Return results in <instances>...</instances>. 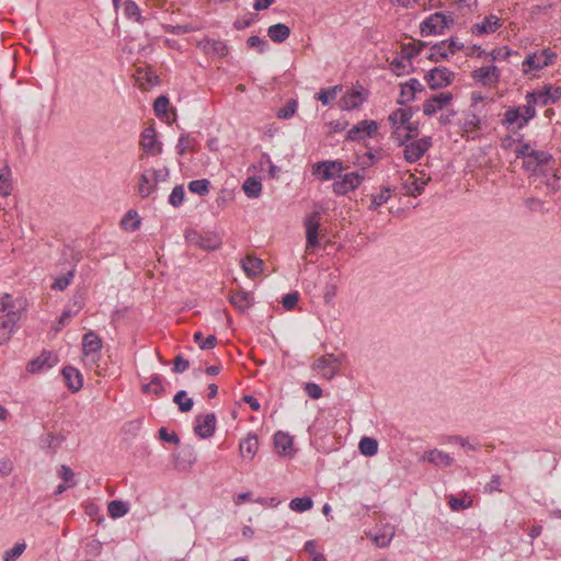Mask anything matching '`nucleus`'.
Here are the masks:
<instances>
[{
  "instance_id": "1",
  "label": "nucleus",
  "mask_w": 561,
  "mask_h": 561,
  "mask_svg": "<svg viewBox=\"0 0 561 561\" xmlns=\"http://www.w3.org/2000/svg\"><path fill=\"white\" fill-rule=\"evenodd\" d=\"M535 103H528L523 106L510 107L504 113L502 124L510 128L512 125H516L517 128H523L527 123L536 116Z\"/></svg>"
},
{
  "instance_id": "2",
  "label": "nucleus",
  "mask_w": 561,
  "mask_h": 561,
  "mask_svg": "<svg viewBox=\"0 0 561 561\" xmlns=\"http://www.w3.org/2000/svg\"><path fill=\"white\" fill-rule=\"evenodd\" d=\"M454 22L453 18L442 12L431 14L421 24V35H440Z\"/></svg>"
},
{
  "instance_id": "3",
  "label": "nucleus",
  "mask_w": 561,
  "mask_h": 561,
  "mask_svg": "<svg viewBox=\"0 0 561 561\" xmlns=\"http://www.w3.org/2000/svg\"><path fill=\"white\" fill-rule=\"evenodd\" d=\"M341 366V359L333 354H327L319 357L312 364V370L317 371L325 379H332Z\"/></svg>"
},
{
  "instance_id": "4",
  "label": "nucleus",
  "mask_w": 561,
  "mask_h": 561,
  "mask_svg": "<svg viewBox=\"0 0 561 561\" xmlns=\"http://www.w3.org/2000/svg\"><path fill=\"white\" fill-rule=\"evenodd\" d=\"M453 79L454 72L445 67H436L425 76V81L431 90L445 88L451 83Z\"/></svg>"
},
{
  "instance_id": "5",
  "label": "nucleus",
  "mask_w": 561,
  "mask_h": 561,
  "mask_svg": "<svg viewBox=\"0 0 561 561\" xmlns=\"http://www.w3.org/2000/svg\"><path fill=\"white\" fill-rule=\"evenodd\" d=\"M403 157L405 161L413 163L423 157V154L430 149L432 146V138L424 137L410 144H404Z\"/></svg>"
},
{
  "instance_id": "6",
  "label": "nucleus",
  "mask_w": 561,
  "mask_h": 561,
  "mask_svg": "<svg viewBox=\"0 0 561 561\" xmlns=\"http://www.w3.org/2000/svg\"><path fill=\"white\" fill-rule=\"evenodd\" d=\"M559 99H561V88L553 85L546 87L545 91L528 92L526 95L528 103H536L542 106L553 104Z\"/></svg>"
},
{
  "instance_id": "7",
  "label": "nucleus",
  "mask_w": 561,
  "mask_h": 561,
  "mask_svg": "<svg viewBox=\"0 0 561 561\" xmlns=\"http://www.w3.org/2000/svg\"><path fill=\"white\" fill-rule=\"evenodd\" d=\"M419 111V107H407V108H397L393 111L388 119L392 127V137H397L399 131L403 128L405 124H409L413 115Z\"/></svg>"
},
{
  "instance_id": "8",
  "label": "nucleus",
  "mask_w": 561,
  "mask_h": 561,
  "mask_svg": "<svg viewBox=\"0 0 561 561\" xmlns=\"http://www.w3.org/2000/svg\"><path fill=\"white\" fill-rule=\"evenodd\" d=\"M378 129V123L376 121H362L354 125L346 135V140L359 141L367 137L373 136Z\"/></svg>"
},
{
  "instance_id": "9",
  "label": "nucleus",
  "mask_w": 561,
  "mask_h": 561,
  "mask_svg": "<svg viewBox=\"0 0 561 561\" xmlns=\"http://www.w3.org/2000/svg\"><path fill=\"white\" fill-rule=\"evenodd\" d=\"M454 96L451 92H442L438 94L432 95L428 100H426L423 104V113L426 116H432L437 113L439 110L446 107L453 101Z\"/></svg>"
},
{
  "instance_id": "10",
  "label": "nucleus",
  "mask_w": 561,
  "mask_h": 561,
  "mask_svg": "<svg viewBox=\"0 0 561 561\" xmlns=\"http://www.w3.org/2000/svg\"><path fill=\"white\" fill-rule=\"evenodd\" d=\"M216 430V415L208 413L205 415H197L195 419L194 433L205 439L214 435Z\"/></svg>"
},
{
  "instance_id": "11",
  "label": "nucleus",
  "mask_w": 561,
  "mask_h": 561,
  "mask_svg": "<svg viewBox=\"0 0 561 561\" xmlns=\"http://www.w3.org/2000/svg\"><path fill=\"white\" fill-rule=\"evenodd\" d=\"M307 249H314L319 245L320 213L312 211L305 221Z\"/></svg>"
},
{
  "instance_id": "12",
  "label": "nucleus",
  "mask_w": 561,
  "mask_h": 561,
  "mask_svg": "<svg viewBox=\"0 0 561 561\" xmlns=\"http://www.w3.org/2000/svg\"><path fill=\"white\" fill-rule=\"evenodd\" d=\"M551 161H553L552 156L542 150L531 151L523 161V167L525 170L536 173L542 167L548 165Z\"/></svg>"
},
{
  "instance_id": "13",
  "label": "nucleus",
  "mask_w": 561,
  "mask_h": 561,
  "mask_svg": "<svg viewBox=\"0 0 561 561\" xmlns=\"http://www.w3.org/2000/svg\"><path fill=\"white\" fill-rule=\"evenodd\" d=\"M363 179L364 176L358 172L346 173L341 180L333 183V191L339 195H344L356 188L362 183Z\"/></svg>"
},
{
  "instance_id": "14",
  "label": "nucleus",
  "mask_w": 561,
  "mask_h": 561,
  "mask_svg": "<svg viewBox=\"0 0 561 561\" xmlns=\"http://www.w3.org/2000/svg\"><path fill=\"white\" fill-rule=\"evenodd\" d=\"M140 147L152 156L162 152V144L157 140L156 130L152 126L145 128L141 133Z\"/></svg>"
},
{
  "instance_id": "15",
  "label": "nucleus",
  "mask_w": 561,
  "mask_h": 561,
  "mask_svg": "<svg viewBox=\"0 0 561 561\" xmlns=\"http://www.w3.org/2000/svg\"><path fill=\"white\" fill-rule=\"evenodd\" d=\"M19 319L20 313L15 310H10L4 316L0 317V345L10 340Z\"/></svg>"
},
{
  "instance_id": "16",
  "label": "nucleus",
  "mask_w": 561,
  "mask_h": 561,
  "mask_svg": "<svg viewBox=\"0 0 561 561\" xmlns=\"http://www.w3.org/2000/svg\"><path fill=\"white\" fill-rule=\"evenodd\" d=\"M57 363V357L50 352H43L41 356L31 360L27 365V371L35 374L51 368Z\"/></svg>"
},
{
  "instance_id": "17",
  "label": "nucleus",
  "mask_w": 561,
  "mask_h": 561,
  "mask_svg": "<svg viewBox=\"0 0 561 561\" xmlns=\"http://www.w3.org/2000/svg\"><path fill=\"white\" fill-rule=\"evenodd\" d=\"M274 446L278 455L291 456L294 454V440L290 435L278 431L274 435Z\"/></svg>"
},
{
  "instance_id": "18",
  "label": "nucleus",
  "mask_w": 561,
  "mask_h": 561,
  "mask_svg": "<svg viewBox=\"0 0 561 561\" xmlns=\"http://www.w3.org/2000/svg\"><path fill=\"white\" fill-rule=\"evenodd\" d=\"M102 346V340L95 332L90 331L83 335L82 348L85 356L91 355L94 357L101 351ZM93 360H95V358H93Z\"/></svg>"
},
{
  "instance_id": "19",
  "label": "nucleus",
  "mask_w": 561,
  "mask_h": 561,
  "mask_svg": "<svg viewBox=\"0 0 561 561\" xmlns=\"http://www.w3.org/2000/svg\"><path fill=\"white\" fill-rule=\"evenodd\" d=\"M264 262L253 254H248L241 260V267L248 277L254 278L263 272Z\"/></svg>"
},
{
  "instance_id": "20",
  "label": "nucleus",
  "mask_w": 561,
  "mask_h": 561,
  "mask_svg": "<svg viewBox=\"0 0 561 561\" xmlns=\"http://www.w3.org/2000/svg\"><path fill=\"white\" fill-rule=\"evenodd\" d=\"M62 377L70 391L77 392L82 388V375L77 368L72 366H66L62 369Z\"/></svg>"
},
{
  "instance_id": "21",
  "label": "nucleus",
  "mask_w": 561,
  "mask_h": 561,
  "mask_svg": "<svg viewBox=\"0 0 561 561\" xmlns=\"http://www.w3.org/2000/svg\"><path fill=\"white\" fill-rule=\"evenodd\" d=\"M157 190L156 182L152 181L151 173L149 169L145 170L139 179L137 184V192L141 198L149 197Z\"/></svg>"
},
{
  "instance_id": "22",
  "label": "nucleus",
  "mask_w": 561,
  "mask_h": 561,
  "mask_svg": "<svg viewBox=\"0 0 561 561\" xmlns=\"http://www.w3.org/2000/svg\"><path fill=\"white\" fill-rule=\"evenodd\" d=\"M317 171H322L323 180H331L335 176H340L343 171L342 162L340 161H323L316 165Z\"/></svg>"
},
{
  "instance_id": "23",
  "label": "nucleus",
  "mask_w": 561,
  "mask_h": 561,
  "mask_svg": "<svg viewBox=\"0 0 561 561\" xmlns=\"http://www.w3.org/2000/svg\"><path fill=\"white\" fill-rule=\"evenodd\" d=\"M186 239L205 250H215L220 245L216 237H204L195 231L188 232Z\"/></svg>"
},
{
  "instance_id": "24",
  "label": "nucleus",
  "mask_w": 561,
  "mask_h": 561,
  "mask_svg": "<svg viewBox=\"0 0 561 561\" xmlns=\"http://www.w3.org/2000/svg\"><path fill=\"white\" fill-rule=\"evenodd\" d=\"M242 458L252 460L259 449V440L255 435H248L239 445Z\"/></svg>"
},
{
  "instance_id": "25",
  "label": "nucleus",
  "mask_w": 561,
  "mask_h": 561,
  "mask_svg": "<svg viewBox=\"0 0 561 561\" xmlns=\"http://www.w3.org/2000/svg\"><path fill=\"white\" fill-rule=\"evenodd\" d=\"M423 459L438 467H450L454 462V459L448 454L438 449L425 453Z\"/></svg>"
},
{
  "instance_id": "26",
  "label": "nucleus",
  "mask_w": 561,
  "mask_h": 561,
  "mask_svg": "<svg viewBox=\"0 0 561 561\" xmlns=\"http://www.w3.org/2000/svg\"><path fill=\"white\" fill-rule=\"evenodd\" d=\"M206 54H213L218 57H225L228 54V46L220 39H206L201 43Z\"/></svg>"
},
{
  "instance_id": "27",
  "label": "nucleus",
  "mask_w": 561,
  "mask_h": 561,
  "mask_svg": "<svg viewBox=\"0 0 561 561\" xmlns=\"http://www.w3.org/2000/svg\"><path fill=\"white\" fill-rule=\"evenodd\" d=\"M230 304L240 312H244L252 306V297L249 293L237 291L229 297Z\"/></svg>"
},
{
  "instance_id": "28",
  "label": "nucleus",
  "mask_w": 561,
  "mask_h": 561,
  "mask_svg": "<svg viewBox=\"0 0 561 561\" xmlns=\"http://www.w3.org/2000/svg\"><path fill=\"white\" fill-rule=\"evenodd\" d=\"M501 26L499 18L494 15L485 16L482 23L474 24L473 33L482 35L485 33H493Z\"/></svg>"
},
{
  "instance_id": "29",
  "label": "nucleus",
  "mask_w": 561,
  "mask_h": 561,
  "mask_svg": "<svg viewBox=\"0 0 561 561\" xmlns=\"http://www.w3.org/2000/svg\"><path fill=\"white\" fill-rule=\"evenodd\" d=\"M64 440L65 437L62 435L47 433L39 438V446L42 449H47L50 450L51 453H56Z\"/></svg>"
},
{
  "instance_id": "30",
  "label": "nucleus",
  "mask_w": 561,
  "mask_h": 561,
  "mask_svg": "<svg viewBox=\"0 0 561 561\" xmlns=\"http://www.w3.org/2000/svg\"><path fill=\"white\" fill-rule=\"evenodd\" d=\"M267 35L274 43H283L289 37L290 28L283 23H277L267 28Z\"/></svg>"
},
{
  "instance_id": "31",
  "label": "nucleus",
  "mask_w": 561,
  "mask_h": 561,
  "mask_svg": "<svg viewBox=\"0 0 561 561\" xmlns=\"http://www.w3.org/2000/svg\"><path fill=\"white\" fill-rule=\"evenodd\" d=\"M425 185L426 182H419V179L414 174L410 173L403 183V188L407 195L417 196L423 193Z\"/></svg>"
},
{
  "instance_id": "32",
  "label": "nucleus",
  "mask_w": 561,
  "mask_h": 561,
  "mask_svg": "<svg viewBox=\"0 0 561 561\" xmlns=\"http://www.w3.org/2000/svg\"><path fill=\"white\" fill-rule=\"evenodd\" d=\"M545 67H547V62L542 61V56L537 53L529 54L523 61L524 73H528L533 70H540Z\"/></svg>"
},
{
  "instance_id": "33",
  "label": "nucleus",
  "mask_w": 561,
  "mask_h": 561,
  "mask_svg": "<svg viewBox=\"0 0 561 561\" xmlns=\"http://www.w3.org/2000/svg\"><path fill=\"white\" fill-rule=\"evenodd\" d=\"M425 45L423 42L403 44L401 47V58L407 59L409 66H411V59L415 58Z\"/></svg>"
},
{
  "instance_id": "34",
  "label": "nucleus",
  "mask_w": 561,
  "mask_h": 561,
  "mask_svg": "<svg viewBox=\"0 0 561 561\" xmlns=\"http://www.w3.org/2000/svg\"><path fill=\"white\" fill-rule=\"evenodd\" d=\"M242 188L248 197L256 198L261 195L262 183L257 178L250 176L244 181Z\"/></svg>"
},
{
  "instance_id": "35",
  "label": "nucleus",
  "mask_w": 561,
  "mask_h": 561,
  "mask_svg": "<svg viewBox=\"0 0 561 561\" xmlns=\"http://www.w3.org/2000/svg\"><path fill=\"white\" fill-rule=\"evenodd\" d=\"M363 102L362 94L358 91H352L351 93L345 94L340 100V107L342 110H354L357 108Z\"/></svg>"
},
{
  "instance_id": "36",
  "label": "nucleus",
  "mask_w": 561,
  "mask_h": 561,
  "mask_svg": "<svg viewBox=\"0 0 561 561\" xmlns=\"http://www.w3.org/2000/svg\"><path fill=\"white\" fill-rule=\"evenodd\" d=\"M447 42H440L431 47L432 53L428 55V59L434 62H438L443 59H447L449 57L448 50L446 48Z\"/></svg>"
},
{
  "instance_id": "37",
  "label": "nucleus",
  "mask_w": 561,
  "mask_h": 561,
  "mask_svg": "<svg viewBox=\"0 0 561 561\" xmlns=\"http://www.w3.org/2000/svg\"><path fill=\"white\" fill-rule=\"evenodd\" d=\"M408 87H409V98L408 99H399L398 100V104L400 105H405L408 104L409 102L413 101L415 99V94L417 92H422L424 91V87L423 84L415 78H412L410 79L408 82H407Z\"/></svg>"
},
{
  "instance_id": "38",
  "label": "nucleus",
  "mask_w": 561,
  "mask_h": 561,
  "mask_svg": "<svg viewBox=\"0 0 561 561\" xmlns=\"http://www.w3.org/2000/svg\"><path fill=\"white\" fill-rule=\"evenodd\" d=\"M403 128L407 130L405 135L402 137L401 131H399V135L397 137H392L394 140L398 141L399 146H403L407 141L411 140L412 138L416 137L419 134V125L417 123H411L405 124Z\"/></svg>"
},
{
  "instance_id": "39",
  "label": "nucleus",
  "mask_w": 561,
  "mask_h": 561,
  "mask_svg": "<svg viewBox=\"0 0 561 561\" xmlns=\"http://www.w3.org/2000/svg\"><path fill=\"white\" fill-rule=\"evenodd\" d=\"M107 511L112 518H119L128 513V504L115 500L108 503Z\"/></svg>"
},
{
  "instance_id": "40",
  "label": "nucleus",
  "mask_w": 561,
  "mask_h": 561,
  "mask_svg": "<svg viewBox=\"0 0 561 561\" xmlns=\"http://www.w3.org/2000/svg\"><path fill=\"white\" fill-rule=\"evenodd\" d=\"M10 169L7 164L0 167V195L7 196L11 192Z\"/></svg>"
},
{
  "instance_id": "41",
  "label": "nucleus",
  "mask_w": 561,
  "mask_h": 561,
  "mask_svg": "<svg viewBox=\"0 0 561 561\" xmlns=\"http://www.w3.org/2000/svg\"><path fill=\"white\" fill-rule=\"evenodd\" d=\"M173 402L179 405V410L181 412H188L193 408V400L187 398V393L185 390H180L173 397Z\"/></svg>"
},
{
  "instance_id": "42",
  "label": "nucleus",
  "mask_w": 561,
  "mask_h": 561,
  "mask_svg": "<svg viewBox=\"0 0 561 561\" xmlns=\"http://www.w3.org/2000/svg\"><path fill=\"white\" fill-rule=\"evenodd\" d=\"M121 225L124 229L135 231L140 226V218L137 211L129 210L122 219Z\"/></svg>"
},
{
  "instance_id": "43",
  "label": "nucleus",
  "mask_w": 561,
  "mask_h": 561,
  "mask_svg": "<svg viewBox=\"0 0 561 561\" xmlns=\"http://www.w3.org/2000/svg\"><path fill=\"white\" fill-rule=\"evenodd\" d=\"M359 450L365 456H374L377 454L378 450V443L375 438L370 437H363L359 440Z\"/></svg>"
},
{
  "instance_id": "44",
  "label": "nucleus",
  "mask_w": 561,
  "mask_h": 561,
  "mask_svg": "<svg viewBox=\"0 0 561 561\" xmlns=\"http://www.w3.org/2000/svg\"><path fill=\"white\" fill-rule=\"evenodd\" d=\"M313 502L311 497L304 496V497H295L289 503V508L294 512H305L312 507Z\"/></svg>"
},
{
  "instance_id": "45",
  "label": "nucleus",
  "mask_w": 561,
  "mask_h": 561,
  "mask_svg": "<svg viewBox=\"0 0 561 561\" xmlns=\"http://www.w3.org/2000/svg\"><path fill=\"white\" fill-rule=\"evenodd\" d=\"M124 13L128 19H135L138 23H144V18L140 14L139 7L133 0L124 2Z\"/></svg>"
},
{
  "instance_id": "46",
  "label": "nucleus",
  "mask_w": 561,
  "mask_h": 561,
  "mask_svg": "<svg viewBox=\"0 0 561 561\" xmlns=\"http://www.w3.org/2000/svg\"><path fill=\"white\" fill-rule=\"evenodd\" d=\"M193 340L195 343L198 344V346L202 350H211L217 344V337L215 335H208L206 339H204V335L202 332H195L193 335Z\"/></svg>"
},
{
  "instance_id": "47",
  "label": "nucleus",
  "mask_w": 561,
  "mask_h": 561,
  "mask_svg": "<svg viewBox=\"0 0 561 561\" xmlns=\"http://www.w3.org/2000/svg\"><path fill=\"white\" fill-rule=\"evenodd\" d=\"M209 187L210 182L206 179L193 180L188 183L190 192L198 194L201 196L206 195L209 192Z\"/></svg>"
},
{
  "instance_id": "48",
  "label": "nucleus",
  "mask_w": 561,
  "mask_h": 561,
  "mask_svg": "<svg viewBox=\"0 0 561 561\" xmlns=\"http://www.w3.org/2000/svg\"><path fill=\"white\" fill-rule=\"evenodd\" d=\"M390 196V188L383 187L379 194L371 195V204L369 205V209L376 210L382 204L387 203Z\"/></svg>"
},
{
  "instance_id": "49",
  "label": "nucleus",
  "mask_w": 561,
  "mask_h": 561,
  "mask_svg": "<svg viewBox=\"0 0 561 561\" xmlns=\"http://www.w3.org/2000/svg\"><path fill=\"white\" fill-rule=\"evenodd\" d=\"M518 55V51L512 50L506 46L495 48L492 51H490V56L492 57L493 60H506L513 56L517 57Z\"/></svg>"
},
{
  "instance_id": "50",
  "label": "nucleus",
  "mask_w": 561,
  "mask_h": 561,
  "mask_svg": "<svg viewBox=\"0 0 561 561\" xmlns=\"http://www.w3.org/2000/svg\"><path fill=\"white\" fill-rule=\"evenodd\" d=\"M471 77L483 85H494L486 66L473 70Z\"/></svg>"
},
{
  "instance_id": "51",
  "label": "nucleus",
  "mask_w": 561,
  "mask_h": 561,
  "mask_svg": "<svg viewBox=\"0 0 561 561\" xmlns=\"http://www.w3.org/2000/svg\"><path fill=\"white\" fill-rule=\"evenodd\" d=\"M76 268L70 270L66 275L59 276L55 279L51 288L55 290H65L71 283Z\"/></svg>"
},
{
  "instance_id": "52",
  "label": "nucleus",
  "mask_w": 561,
  "mask_h": 561,
  "mask_svg": "<svg viewBox=\"0 0 561 561\" xmlns=\"http://www.w3.org/2000/svg\"><path fill=\"white\" fill-rule=\"evenodd\" d=\"M247 44L250 48H255L260 54H263L270 47V44L265 38H261L256 35L250 36Z\"/></svg>"
},
{
  "instance_id": "53",
  "label": "nucleus",
  "mask_w": 561,
  "mask_h": 561,
  "mask_svg": "<svg viewBox=\"0 0 561 561\" xmlns=\"http://www.w3.org/2000/svg\"><path fill=\"white\" fill-rule=\"evenodd\" d=\"M26 545L24 542H18L13 548L4 551L3 561H15L25 550Z\"/></svg>"
},
{
  "instance_id": "54",
  "label": "nucleus",
  "mask_w": 561,
  "mask_h": 561,
  "mask_svg": "<svg viewBox=\"0 0 561 561\" xmlns=\"http://www.w3.org/2000/svg\"><path fill=\"white\" fill-rule=\"evenodd\" d=\"M184 196H185V193H184V188L182 185H176L170 196H169V203L173 206V207H179L180 205H182L183 201H184Z\"/></svg>"
},
{
  "instance_id": "55",
  "label": "nucleus",
  "mask_w": 561,
  "mask_h": 561,
  "mask_svg": "<svg viewBox=\"0 0 561 561\" xmlns=\"http://www.w3.org/2000/svg\"><path fill=\"white\" fill-rule=\"evenodd\" d=\"M297 110V101L296 100H289L285 106L280 107L277 111V117L287 119L290 118Z\"/></svg>"
},
{
  "instance_id": "56",
  "label": "nucleus",
  "mask_w": 561,
  "mask_h": 561,
  "mask_svg": "<svg viewBox=\"0 0 561 561\" xmlns=\"http://www.w3.org/2000/svg\"><path fill=\"white\" fill-rule=\"evenodd\" d=\"M162 27L164 28V31L167 33L173 34V35L186 34L194 30V27L191 26L190 24H184V25L163 24Z\"/></svg>"
},
{
  "instance_id": "57",
  "label": "nucleus",
  "mask_w": 561,
  "mask_h": 561,
  "mask_svg": "<svg viewBox=\"0 0 561 561\" xmlns=\"http://www.w3.org/2000/svg\"><path fill=\"white\" fill-rule=\"evenodd\" d=\"M169 106V99L164 95H160L153 103V110L158 117L167 114Z\"/></svg>"
},
{
  "instance_id": "58",
  "label": "nucleus",
  "mask_w": 561,
  "mask_h": 561,
  "mask_svg": "<svg viewBox=\"0 0 561 561\" xmlns=\"http://www.w3.org/2000/svg\"><path fill=\"white\" fill-rule=\"evenodd\" d=\"M480 117L476 114H470L463 122V129L467 133H472L480 129Z\"/></svg>"
},
{
  "instance_id": "59",
  "label": "nucleus",
  "mask_w": 561,
  "mask_h": 561,
  "mask_svg": "<svg viewBox=\"0 0 561 561\" xmlns=\"http://www.w3.org/2000/svg\"><path fill=\"white\" fill-rule=\"evenodd\" d=\"M337 89H339V87H333L330 89H322L317 94V100L320 101L323 105L329 104L330 101L336 96Z\"/></svg>"
},
{
  "instance_id": "60",
  "label": "nucleus",
  "mask_w": 561,
  "mask_h": 561,
  "mask_svg": "<svg viewBox=\"0 0 561 561\" xmlns=\"http://www.w3.org/2000/svg\"><path fill=\"white\" fill-rule=\"evenodd\" d=\"M73 308L66 309L60 318H59V324L65 327L69 320L82 308V304L80 301H75Z\"/></svg>"
},
{
  "instance_id": "61",
  "label": "nucleus",
  "mask_w": 561,
  "mask_h": 561,
  "mask_svg": "<svg viewBox=\"0 0 561 561\" xmlns=\"http://www.w3.org/2000/svg\"><path fill=\"white\" fill-rule=\"evenodd\" d=\"M194 139L191 138L188 135L183 134L181 135L179 142L176 145V151L180 156H184L187 150L192 149V144Z\"/></svg>"
},
{
  "instance_id": "62",
  "label": "nucleus",
  "mask_w": 561,
  "mask_h": 561,
  "mask_svg": "<svg viewBox=\"0 0 561 561\" xmlns=\"http://www.w3.org/2000/svg\"><path fill=\"white\" fill-rule=\"evenodd\" d=\"M152 181L158 185L159 182H165L169 178L170 171L167 167L161 169H149Z\"/></svg>"
},
{
  "instance_id": "63",
  "label": "nucleus",
  "mask_w": 561,
  "mask_h": 561,
  "mask_svg": "<svg viewBox=\"0 0 561 561\" xmlns=\"http://www.w3.org/2000/svg\"><path fill=\"white\" fill-rule=\"evenodd\" d=\"M305 551L312 557V561H325V557L322 553L316 551L314 540L306 541Z\"/></svg>"
},
{
  "instance_id": "64",
  "label": "nucleus",
  "mask_w": 561,
  "mask_h": 561,
  "mask_svg": "<svg viewBox=\"0 0 561 561\" xmlns=\"http://www.w3.org/2000/svg\"><path fill=\"white\" fill-rule=\"evenodd\" d=\"M299 300V294L297 291L289 293L283 297L282 304L286 310H293Z\"/></svg>"
}]
</instances>
